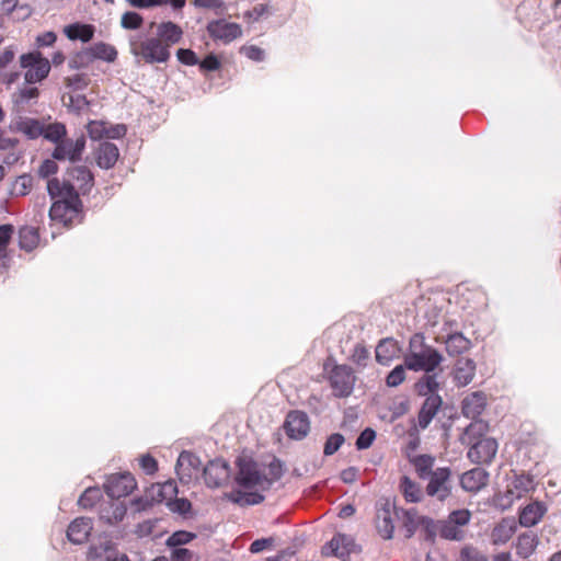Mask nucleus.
Segmentation results:
<instances>
[{
	"instance_id": "473e14b6",
	"label": "nucleus",
	"mask_w": 561,
	"mask_h": 561,
	"mask_svg": "<svg viewBox=\"0 0 561 561\" xmlns=\"http://www.w3.org/2000/svg\"><path fill=\"white\" fill-rule=\"evenodd\" d=\"M538 545V537L533 531H526L518 536L516 553L523 559L530 557Z\"/></svg>"
},
{
	"instance_id": "4be33fe9",
	"label": "nucleus",
	"mask_w": 561,
	"mask_h": 561,
	"mask_svg": "<svg viewBox=\"0 0 561 561\" xmlns=\"http://www.w3.org/2000/svg\"><path fill=\"white\" fill-rule=\"evenodd\" d=\"M442 404L443 400L439 394H431L425 398L417 415L419 426L422 430H425L430 425L440 409Z\"/></svg>"
},
{
	"instance_id": "e2e57ef3",
	"label": "nucleus",
	"mask_w": 561,
	"mask_h": 561,
	"mask_svg": "<svg viewBox=\"0 0 561 561\" xmlns=\"http://www.w3.org/2000/svg\"><path fill=\"white\" fill-rule=\"evenodd\" d=\"M57 160L45 159L37 170V174L42 179H49L51 175L58 172Z\"/></svg>"
},
{
	"instance_id": "bf43d9fd",
	"label": "nucleus",
	"mask_w": 561,
	"mask_h": 561,
	"mask_svg": "<svg viewBox=\"0 0 561 561\" xmlns=\"http://www.w3.org/2000/svg\"><path fill=\"white\" fill-rule=\"evenodd\" d=\"M376 438V432L371 427H366L356 438L355 446L358 450L369 448Z\"/></svg>"
},
{
	"instance_id": "72a5a7b5",
	"label": "nucleus",
	"mask_w": 561,
	"mask_h": 561,
	"mask_svg": "<svg viewBox=\"0 0 561 561\" xmlns=\"http://www.w3.org/2000/svg\"><path fill=\"white\" fill-rule=\"evenodd\" d=\"M50 71V62L47 58L39 59L38 64L24 73L26 84H34L46 79Z\"/></svg>"
},
{
	"instance_id": "20e7f679",
	"label": "nucleus",
	"mask_w": 561,
	"mask_h": 561,
	"mask_svg": "<svg viewBox=\"0 0 561 561\" xmlns=\"http://www.w3.org/2000/svg\"><path fill=\"white\" fill-rule=\"evenodd\" d=\"M443 356L434 347H426L425 350L413 351L404 356V365L408 369L413 371L423 370L425 373H433L442 363Z\"/></svg>"
},
{
	"instance_id": "0e129e2a",
	"label": "nucleus",
	"mask_w": 561,
	"mask_h": 561,
	"mask_svg": "<svg viewBox=\"0 0 561 561\" xmlns=\"http://www.w3.org/2000/svg\"><path fill=\"white\" fill-rule=\"evenodd\" d=\"M461 561H489L488 557L477 548L466 546L460 550Z\"/></svg>"
},
{
	"instance_id": "c756f323",
	"label": "nucleus",
	"mask_w": 561,
	"mask_h": 561,
	"mask_svg": "<svg viewBox=\"0 0 561 561\" xmlns=\"http://www.w3.org/2000/svg\"><path fill=\"white\" fill-rule=\"evenodd\" d=\"M95 27L92 24L73 23L64 28L65 35L70 41L90 42L94 36Z\"/></svg>"
},
{
	"instance_id": "4c0bfd02",
	"label": "nucleus",
	"mask_w": 561,
	"mask_h": 561,
	"mask_svg": "<svg viewBox=\"0 0 561 561\" xmlns=\"http://www.w3.org/2000/svg\"><path fill=\"white\" fill-rule=\"evenodd\" d=\"M400 490L407 502L419 503L422 501L423 493L420 485L408 476L401 478Z\"/></svg>"
},
{
	"instance_id": "2eb2a0df",
	"label": "nucleus",
	"mask_w": 561,
	"mask_h": 561,
	"mask_svg": "<svg viewBox=\"0 0 561 561\" xmlns=\"http://www.w3.org/2000/svg\"><path fill=\"white\" fill-rule=\"evenodd\" d=\"M66 175L70 183H77L76 190L79 195L89 194L94 186V175L85 165L70 167L67 169Z\"/></svg>"
},
{
	"instance_id": "6e6d98bb",
	"label": "nucleus",
	"mask_w": 561,
	"mask_h": 561,
	"mask_svg": "<svg viewBox=\"0 0 561 561\" xmlns=\"http://www.w3.org/2000/svg\"><path fill=\"white\" fill-rule=\"evenodd\" d=\"M344 442H345V438L341 433L331 434L324 443V447H323L324 456L334 455L340 449V447L344 444Z\"/></svg>"
},
{
	"instance_id": "5701e85b",
	"label": "nucleus",
	"mask_w": 561,
	"mask_h": 561,
	"mask_svg": "<svg viewBox=\"0 0 561 561\" xmlns=\"http://www.w3.org/2000/svg\"><path fill=\"white\" fill-rule=\"evenodd\" d=\"M486 404L485 394L481 391H476L467 396L462 400L461 411L462 414L468 419L479 417Z\"/></svg>"
},
{
	"instance_id": "4468645a",
	"label": "nucleus",
	"mask_w": 561,
	"mask_h": 561,
	"mask_svg": "<svg viewBox=\"0 0 561 561\" xmlns=\"http://www.w3.org/2000/svg\"><path fill=\"white\" fill-rule=\"evenodd\" d=\"M377 529L383 539L393 537L394 525L391 519V510H398L389 499H381L377 503Z\"/></svg>"
},
{
	"instance_id": "de8ad7c7",
	"label": "nucleus",
	"mask_w": 561,
	"mask_h": 561,
	"mask_svg": "<svg viewBox=\"0 0 561 561\" xmlns=\"http://www.w3.org/2000/svg\"><path fill=\"white\" fill-rule=\"evenodd\" d=\"M267 481H264L265 486H263V490H268L274 482L278 481L284 476V462L274 456L272 461L267 465Z\"/></svg>"
},
{
	"instance_id": "6ab92c4d",
	"label": "nucleus",
	"mask_w": 561,
	"mask_h": 561,
	"mask_svg": "<svg viewBox=\"0 0 561 561\" xmlns=\"http://www.w3.org/2000/svg\"><path fill=\"white\" fill-rule=\"evenodd\" d=\"M329 548L334 557L345 560L351 553L356 552L357 545L352 536L336 534L323 549Z\"/></svg>"
},
{
	"instance_id": "603ef678",
	"label": "nucleus",
	"mask_w": 561,
	"mask_h": 561,
	"mask_svg": "<svg viewBox=\"0 0 561 561\" xmlns=\"http://www.w3.org/2000/svg\"><path fill=\"white\" fill-rule=\"evenodd\" d=\"M101 492L99 488H88L79 497L78 505L82 508H91L100 500Z\"/></svg>"
},
{
	"instance_id": "3c124183",
	"label": "nucleus",
	"mask_w": 561,
	"mask_h": 561,
	"mask_svg": "<svg viewBox=\"0 0 561 561\" xmlns=\"http://www.w3.org/2000/svg\"><path fill=\"white\" fill-rule=\"evenodd\" d=\"M92 62V58L88 48L78 51L75 56H72L68 61V67L71 70H79L89 67Z\"/></svg>"
},
{
	"instance_id": "a19ab883",
	"label": "nucleus",
	"mask_w": 561,
	"mask_h": 561,
	"mask_svg": "<svg viewBox=\"0 0 561 561\" xmlns=\"http://www.w3.org/2000/svg\"><path fill=\"white\" fill-rule=\"evenodd\" d=\"M16 129L25 134L28 139H37L43 136L44 125L36 118H24L18 123Z\"/></svg>"
},
{
	"instance_id": "423d86ee",
	"label": "nucleus",
	"mask_w": 561,
	"mask_h": 561,
	"mask_svg": "<svg viewBox=\"0 0 561 561\" xmlns=\"http://www.w3.org/2000/svg\"><path fill=\"white\" fill-rule=\"evenodd\" d=\"M87 138L84 134H81L76 139L66 137L59 142L55 144V148L51 151V158L57 161H69L76 163L81 161L82 153L85 149Z\"/></svg>"
},
{
	"instance_id": "7ed1b4c3",
	"label": "nucleus",
	"mask_w": 561,
	"mask_h": 561,
	"mask_svg": "<svg viewBox=\"0 0 561 561\" xmlns=\"http://www.w3.org/2000/svg\"><path fill=\"white\" fill-rule=\"evenodd\" d=\"M333 396L336 398H347L353 393L356 376L351 366L335 364L328 375Z\"/></svg>"
},
{
	"instance_id": "774afa93",
	"label": "nucleus",
	"mask_w": 561,
	"mask_h": 561,
	"mask_svg": "<svg viewBox=\"0 0 561 561\" xmlns=\"http://www.w3.org/2000/svg\"><path fill=\"white\" fill-rule=\"evenodd\" d=\"M370 353L364 345L357 344L352 354V360L360 367H366Z\"/></svg>"
},
{
	"instance_id": "cd10ccee",
	"label": "nucleus",
	"mask_w": 561,
	"mask_h": 561,
	"mask_svg": "<svg viewBox=\"0 0 561 561\" xmlns=\"http://www.w3.org/2000/svg\"><path fill=\"white\" fill-rule=\"evenodd\" d=\"M488 430V423L477 417L465 428L460 436V443L468 446L478 439L486 438L484 435Z\"/></svg>"
},
{
	"instance_id": "09e8293b",
	"label": "nucleus",
	"mask_w": 561,
	"mask_h": 561,
	"mask_svg": "<svg viewBox=\"0 0 561 561\" xmlns=\"http://www.w3.org/2000/svg\"><path fill=\"white\" fill-rule=\"evenodd\" d=\"M196 538V534L186 531V530H178L174 531L165 541L168 547H182L193 539Z\"/></svg>"
},
{
	"instance_id": "8fccbe9b",
	"label": "nucleus",
	"mask_w": 561,
	"mask_h": 561,
	"mask_svg": "<svg viewBox=\"0 0 561 561\" xmlns=\"http://www.w3.org/2000/svg\"><path fill=\"white\" fill-rule=\"evenodd\" d=\"M14 233V227L11 224L0 225V260L7 257V248L10 244Z\"/></svg>"
},
{
	"instance_id": "c03bdc74",
	"label": "nucleus",
	"mask_w": 561,
	"mask_h": 561,
	"mask_svg": "<svg viewBox=\"0 0 561 561\" xmlns=\"http://www.w3.org/2000/svg\"><path fill=\"white\" fill-rule=\"evenodd\" d=\"M167 500L162 492H152V485L146 491V494L144 496L137 497L134 500V504L137 505L138 511H145L156 503H162Z\"/></svg>"
},
{
	"instance_id": "6e6552de",
	"label": "nucleus",
	"mask_w": 561,
	"mask_h": 561,
	"mask_svg": "<svg viewBox=\"0 0 561 561\" xmlns=\"http://www.w3.org/2000/svg\"><path fill=\"white\" fill-rule=\"evenodd\" d=\"M137 486V482L130 472L115 473L107 478L104 484L105 493L112 500H119L129 495Z\"/></svg>"
},
{
	"instance_id": "f704fd0d",
	"label": "nucleus",
	"mask_w": 561,
	"mask_h": 561,
	"mask_svg": "<svg viewBox=\"0 0 561 561\" xmlns=\"http://www.w3.org/2000/svg\"><path fill=\"white\" fill-rule=\"evenodd\" d=\"M39 242L38 230L35 227L24 226L19 230V245L22 250L31 252Z\"/></svg>"
},
{
	"instance_id": "338daca9",
	"label": "nucleus",
	"mask_w": 561,
	"mask_h": 561,
	"mask_svg": "<svg viewBox=\"0 0 561 561\" xmlns=\"http://www.w3.org/2000/svg\"><path fill=\"white\" fill-rule=\"evenodd\" d=\"M199 69L202 71H216L221 67L219 58L214 54H208L203 60L198 61Z\"/></svg>"
},
{
	"instance_id": "2f4dec72",
	"label": "nucleus",
	"mask_w": 561,
	"mask_h": 561,
	"mask_svg": "<svg viewBox=\"0 0 561 561\" xmlns=\"http://www.w3.org/2000/svg\"><path fill=\"white\" fill-rule=\"evenodd\" d=\"M445 344L446 351L450 356L460 355L471 347V341L460 332L448 334Z\"/></svg>"
},
{
	"instance_id": "f03ea898",
	"label": "nucleus",
	"mask_w": 561,
	"mask_h": 561,
	"mask_svg": "<svg viewBox=\"0 0 561 561\" xmlns=\"http://www.w3.org/2000/svg\"><path fill=\"white\" fill-rule=\"evenodd\" d=\"M238 473L234 478L237 484L244 489H252L254 486H265L267 476L264 474L259 467V463L252 458L238 457L237 461Z\"/></svg>"
},
{
	"instance_id": "393cba45",
	"label": "nucleus",
	"mask_w": 561,
	"mask_h": 561,
	"mask_svg": "<svg viewBox=\"0 0 561 561\" xmlns=\"http://www.w3.org/2000/svg\"><path fill=\"white\" fill-rule=\"evenodd\" d=\"M547 512V507L542 502H534L526 505L519 514V523L522 526L531 527L536 525Z\"/></svg>"
},
{
	"instance_id": "c9c22d12",
	"label": "nucleus",
	"mask_w": 561,
	"mask_h": 561,
	"mask_svg": "<svg viewBox=\"0 0 561 561\" xmlns=\"http://www.w3.org/2000/svg\"><path fill=\"white\" fill-rule=\"evenodd\" d=\"M516 531V524L512 519H503L492 531V540L495 545L507 542Z\"/></svg>"
},
{
	"instance_id": "f3484780",
	"label": "nucleus",
	"mask_w": 561,
	"mask_h": 561,
	"mask_svg": "<svg viewBox=\"0 0 561 561\" xmlns=\"http://www.w3.org/2000/svg\"><path fill=\"white\" fill-rule=\"evenodd\" d=\"M89 557L93 561H130L125 553H119L111 540L101 542L98 546H91Z\"/></svg>"
},
{
	"instance_id": "58836bf2",
	"label": "nucleus",
	"mask_w": 561,
	"mask_h": 561,
	"mask_svg": "<svg viewBox=\"0 0 561 561\" xmlns=\"http://www.w3.org/2000/svg\"><path fill=\"white\" fill-rule=\"evenodd\" d=\"M82 206H71L68 204V199H59L53 203L49 209V216L53 220H64L66 214L71 211L76 215H79L82 211Z\"/></svg>"
},
{
	"instance_id": "ea45409f",
	"label": "nucleus",
	"mask_w": 561,
	"mask_h": 561,
	"mask_svg": "<svg viewBox=\"0 0 561 561\" xmlns=\"http://www.w3.org/2000/svg\"><path fill=\"white\" fill-rule=\"evenodd\" d=\"M512 486L515 492L513 490H510V492L519 499L535 489L534 478L530 474H514Z\"/></svg>"
},
{
	"instance_id": "f8f14e48",
	"label": "nucleus",
	"mask_w": 561,
	"mask_h": 561,
	"mask_svg": "<svg viewBox=\"0 0 561 561\" xmlns=\"http://www.w3.org/2000/svg\"><path fill=\"white\" fill-rule=\"evenodd\" d=\"M469 446L467 456L471 462L477 465L491 463L497 451V442L491 437L478 439Z\"/></svg>"
},
{
	"instance_id": "bb28decb",
	"label": "nucleus",
	"mask_w": 561,
	"mask_h": 561,
	"mask_svg": "<svg viewBox=\"0 0 561 561\" xmlns=\"http://www.w3.org/2000/svg\"><path fill=\"white\" fill-rule=\"evenodd\" d=\"M476 374V363L471 358H459L456 363L454 379L458 386L470 383Z\"/></svg>"
},
{
	"instance_id": "ddd939ff",
	"label": "nucleus",
	"mask_w": 561,
	"mask_h": 561,
	"mask_svg": "<svg viewBox=\"0 0 561 561\" xmlns=\"http://www.w3.org/2000/svg\"><path fill=\"white\" fill-rule=\"evenodd\" d=\"M207 32L216 41L225 44L242 35L241 26L238 23L227 22L225 20H214L207 24Z\"/></svg>"
},
{
	"instance_id": "39448f33",
	"label": "nucleus",
	"mask_w": 561,
	"mask_h": 561,
	"mask_svg": "<svg viewBox=\"0 0 561 561\" xmlns=\"http://www.w3.org/2000/svg\"><path fill=\"white\" fill-rule=\"evenodd\" d=\"M427 479L428 483L425 488V492L428 496L435 497L439 502H444L451 495L453 481L450 468H436Z\"/></svg>"
},
{
	"instance_id": "49530a36",
	"label": "nucleus",
	"mask_w": 561,
	"mask_h": 561,
	"mask_svg": "<svg viewBox=\"0 0 561 561\" xmlns=\"http://www.w3.org/2000/svg\"><path fill=\"white\" fill-rule=\"evenodd\" d=\"M43 137L57 144L67 137V128L65 124L55 122L44 126Z\"/></svg>"
},
{
	"instance_id": "4d7b16f0",
	"label": "nucleus",
	"mask_w": 561,
	"mask_h": 561,
	"mask_svg": "<svg viewBox=\"0 0 561 561\" xmlns=\"http://www.w3.org/2000/svg\"><path fill=\"white\" fill-rule=\"evenodd\" d=\"M33 185V176L31 174H22L16 178L13 192L18 196H24L30 193Z\"/></svg>"
},
{
	"instance_id": "c85d7f7f",
	"label": "nucleus",
	"mask_w": 561,
	"mask_h": 561,
	"mask_svg": "<svg viewBox=\"0 0 561 561\" xmlns=\"http://www.w3.org/2000/svg\"><path fill=\"white\" fill-rule=\"evenodd\" d=\"M399 346L391 337L382 339L376 346V360L381 365H388L398 354Z\"/></svg>"
},
{
	"instance_id": "13d9d810",
	"label": "nucleus",
	"mask_w": 561,
	"mask_h": 561,
	"mask_svg": "<svg viewBox=\"0 0 561 561\" xmlns=\"http://www.w3.org/2000/svg\"><path fill=\"white\" fill-rule=\"evenodd\" d=\"M405 365L396 366L386 377V385L394 388L400 386L405 380Z\"/></svg>"
},
{
	"instance_id": "a878e982",
	"label": "nucleus",
	"mask_w": 561,
	"mask_h": 561,
	"mask_svg": "<svg viewBox=\"0 0 561 561\" xmlns=\"http://www.w3.org/2000/svg\"><path fill=\"white\" fill-rule=\"evenodd\" d=\"M119 151L115 144L105 141L100 145L96 163L101 169L108 170L113 168L118 160Z\"/></svg>"
},
{
	"instance_id": "7c9ffc66",
	"label": "nucleus",
	"mask_w": 561,
	"mask_h": 561,
	"mask_svg": "<svg viewBox=\"0 0 561 561\" xmlns=\"http://www.w3.org/2000/svg\"><path fill=\"white\" fill-rule=\"evenodd\" d=\"M400 514H402V526L405 530V538L410 539L414 536L417 528L421 525L420 518L421 515L417 514L416 508H410V510H403L399 508L396 510V515L399 517Z\"/></svg>"
},
{
	"instance_id": "dca6fc26",
	"label": "nucleus",
	"mask_w": 561,
	"mask_h": 561,
	"mask_svg": "<svg viewBox=\"0 0 561 561\" xmlns=\"http://www.w3.org/2000/svg\"><path fill=\"white\" fill-rule=\"evenodd\" d=\"M93 529L92 518L81 516L73 519L67 529V538L75 545L84 543Z\"/></svg>"
},
{
	"instance_id": "69168bd1",
	"label": "nucleus",
	"mask_w": 561,
	"mask_h": 561,
	"mask_svg": "<svg viewBox=\"0 0 561 561\" xmlns=\"http://www.w3.org/2000/svg\"><path fill=\"white\" fill-rule=\"evenodd\" d=\"M39 95V90L35 87L32 88H22L18 93L14 94V100L16 104L27 103L30 100H35Z\"/></svg>"
},
{
	"instance_id": "f257e3e1",
	"label": "nucleus",
	"mask_w": 561,
	"mask_h": 561,
	"mask_svg": "<svg viewBox=\"0 0 561 561\" xmlns=\"http://www.w3.org/2000/svg\"><path fill=\"white\" fill-rule=\"evenodd\" d=\"M470 518V511L461 508L450 512L446 519H438L440 538L451 541L463 540L466 533L462 527L469 524Z\"/></svg>"
},
{
	"instance_id": "37998d69",
	"label": "nucleus",
	"mask_w": 561,
	"mask_h": 561,
	"mask_svg": "<svg viewBox=\"0 0 561 561\" xmlns=\"http://www.w3.org/2000/svg\"><path fill=\"white\" fill-rule=\"evenodd\" d=\"M434 461V457L430 455H419L412 459L417 476L423 480L427 479L433 473Z\"/></svg>"
},
{
	"instance_id": "a18cd8bd",
	"label": "nucleus",
	"mask_w": 561,
	"mask_h": 561,
	"mask_svg": "<svg viewBox=\"0 0 561 561\" xmlns=\"http://www.w3.org/2000/svg\"><path fill=\"white\" fill-rule=\"evenodd\" d=\"M420 522V527L423 533V539L432 545L435 543L437 534L439 535L438 519L435 520L428 516H421Z\"/></svg>"
},
{
	"instance_id": "864d4df0",
	"label": "nucleus",
	"mask_w": 561,
	"mask_h": 561,
	"mask_svg": "<svg viewBox=\"0 0 561 561\" xmlns=\"http://www.w3.org/2000/svg\"><path fill=\"white\" fill-rule=\"evenodd\" d=\"M168 508L181 516H186L192 511V503L186 497L175 496L172 501L167 502Z\"/></svg>"
},
{
	"instance_id": "9d476101",
	"label": "nucleus",
	"mask_w": 561,
	"mask_h": 561,
	"mask_svg": "<svg viewBox=\"0 0 561 561\" xmlns=\"http://www.w3.org/2000/svg\"><path fill=\"white\" fill-rule=\"evenodd\" d=\"M47 192L51 199H68L71 206H82V202L76 190V185L66 178L60 181L58 178H51L47 181Z\"/></svg>"
},
{
	"instance_id": "b1692460",
	"label": "nucleus",
	"mask_w": 561,
	"mask_h": 561,
	"mask_svg": "<svg viewBox=\"0 0 561 561\" xmlns=\"http://www.w3.org/2000/svg\"><path fill=\"white\" fill-rule=\"evenodd\" d=\"M183 36L182 28L174 22L168 21L157 25V39H160L169 49L172 45L181 42Z\"/></svg>"
},
{
	"instance_id": "0eeeda50",
	"label": "nucleus",
	"mask_w": 561,
	"mask_h": 561,
	"mask_svg": "<svg viewBox=\"0 0 561 561\" xmlns=\"http://www.w3.org/2000/svg\"><path fill=\"white\" fill-rule=\"evenodd\" d=\"M133 54L140 56L147 64L167 62L170 58V50L160 39L149 37L140 42L131 49Z\"/></svg>"
},
{
	"instance_id": "79ce46f5",
	"label": "nucleus",
	"mask_w": 561,
	"mask_h": 561,
	"mask_svg": "<svg viewBox=\"0 0 561 561\" xmlns=\"http://www.w3.org/2000/svg\"><path fill=\"white\" fill-rule=\"evenodd\" d=\"M439 387L438 381L436 380V374L431 375V373H426L416 383L415 391L419 396L428 397L431 394H437L436 391Z\"/></svg>"
},
{
	"instance_id": "412c9836",
	"label": "nucleus",
	"mask_w": 561,
	"mask_h": 561,
	"mask_svg": "<svg viewBox=\"0 0 561 561\" xmlns=\"http://www.w3.org/2000/svg\"><path fill=\"white\" fill-rule=\"evenodd\" d=\"M127 506L119 500H112L103 503L100 507V519L107 525H115L122 522L126 515Z\"/></svg>"
},
{
	"instance_id": "9b49d317",
	"label": "nucleus",
	"mask_w": 561,
	"mask_h": 561,
	"mask_svg": "<svg viewBox=\"0 0 561 561\" xmlns=\"http://www.w3.org/2000/svg\"><path fill=\"white\" fill-rule=\"evenodd\" d=\"M230 466L222 459H214L203 469L205 484L210 489H217L224 485L230 478Z\"/></svg>"
},
{
	"instance_id": "e433bc0d",
	"label": "nucleus",
	"mask_w": 561,
	"mask_h": 561,
	"mask_svg": "<svg viewBox=\"0 0 561 561\" xmlns=\"http://www.w3.org/2000/svg\"><path fill=\"white\" fill-rule=\"evenodd\" d=\"M92 61L94 59H101L107 62H113L117 57V50L114 46L104 42L93 44L88 48Z\"/></svg>"
},
{
	"instance_id": "aec40b11",
	"label": "nucleus",
	"mask_w": 561,
	"mask_h": 561,
	"mask_svg": "<svg viewBox=\"0 0 561 561\" xmlns=\"http://www.w3.org/2000/svg\"><path fill=\"white\" fill-rule=\"evenodd\" d=\"M202 466V461L198 456L195 454L183 450L176 461V473L181 480V482H190L192 479V471L198 470Z\"/></svg>"
},
{
	"instance_id": "1a4fd4ad",
	"label": "nucleus",
	"mask_w": 561,
	"mask_h": 561,
	"mask_svg": "<svg viewBox=\"0 0 561 561\" xmlns=\"http://www.w3.org/2000/svg\"><path fill=\"white\" fill-rule=\"evenodd\" d=\"M283 428L289 438L295 440L304 439L310 432L308 414L300 410L289 411L286 415Z\"/></svg>"
},
{
	"instance_id": "a211bd4d",
	"label": "nucleus",
	"mask_w": 561,
	"mask_h": 561,
	"mask_svg": "<svg viewBox=\"0 0 561 561\" xmlns=\"http://www.w3.org/2000/svg\"><path fill=\"white\" fill-rule=\"evenodd\" d=\"M488 471L477 467L462 473L459 483L465 491L476 493L488 484Z\"/></svg>"
},
{
	"instance_id": "5fc2aeb1",
	"label": "nucleus",
	"mask_w": 561,
	"mask_h": 561,
	"mask_svg": "<svg viewBox=\"0 0 561 561\" xmlns=\"http://www.w3.org/2000/svg\"><path fill=\"white\" fill-rule=\"evenodd\" d=\"M144 23L142 16L135 11H127L122 15L121 25L125 30H138Z\"/></svg>"
},
{
	"instance_id": "052dcab7",
	"label": "nucleus",
	"mask_w": 561,
	"mask_h": 561,
	"mask_svg": "<svg viewBox=\"0 0 561 561\" xmlns=\"http://www.w3.org/2000/svg\"><path fill=\"white\" fill-rule=\"evenodd\" d=\"M162 492L167 502L172 501L178 495V485L174 481L169 480L162 484H152V492Z\"/></svg>"
},
{
	"instance_id": "680f3d73",
	"label": "nucleus",
	"mask_w": 561,
	"mask_h": 561,
	"mask_svg": "<svg viewBox=\"0 0 561 561\" xmlns=\"http://www.w3.org/2000/svg\"><path fill=\"white\" fill-rule=\"evenodd\" d=\"M90 83V78L87 73H77L72 77L65 78V84L67 88L73 90H83Z\"/></svg>"
}]
</instances>
